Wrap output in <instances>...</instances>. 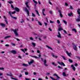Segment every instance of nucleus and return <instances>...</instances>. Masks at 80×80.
<instances>
[{
	"label": "nucleus",
	"instance_id": "nucleus-1",
	"mask_svg": "<svg viewBox=\"0 0 80 80\" xmlns=\"http://www.w3.org/2000/svg\"><path fill=\"white\" fill-rule=\"evenodd\" d=\"M18 29L17 28L15 29V30L12 29L11 30V31L14 32V34L16 37H18V35H18V33L17 32V31H18Z\"/></svg>",
	"mask_w": 80,
	"mask_h": 80
},
{
	"label": "nucleus",
	"instance_id": "nucleus-2",
	"mask_svg": "<svg viewBox=\"0 0 80 80\" xmlns=\"http://www.w3.org/2000/svg\"><path fill=\"white\" fill-rule=\"evenodd\" d=\"M9 14L10 15L11 17L12 18H14L15 20H17V18L16 17H13L12 16V13L10 12H9Z\"/></svg>",
	"mask_w": 80,
	"mask_h": 80
},
{
	"label": "nucleus",
	"instance_id": "nucleus-3",
	"mask_svg": "<svg viewBox=\"0 0 80 80\" xmlns=\"http://www.w3.org/2000/svg\"><path fill=\"white\" fill-rule=\"evenodd\" d=\"M58 63L59 65H63L64 67H65V64L62 62H58Z\"/></svg>",
	"mask_w": 80,
	"mask_h": 80
},
{
	"label": "nucleus",
	"instance_id": "nucleus-4",
	"mask_svg": "<svg viewBox=\"0 0 80 80\" xmlns=\"http://www.w3.org/2000/svg\"><path fill=\"white\" fill-rule=\"evenodd\" d=\"M77 12L78 14L79 15L78 16V18L80 19V9H78Z\"/></svg>",
	"mask_w": 80,
	"mask_h": 80
},
{
	"label": "nucleus",
	"instance_id": "nucleus-5",
	"mask_svg": "<svg viewBox=\"0 0 80 80\" xmlns=\"http://www.w3.org/2000/svg\"><path fill=\"white\" fill-rule=\"evenodd\" d=\"M24 10H25L26 12L27 13L28 16H29V11H28V10L27 8H24Z\"/></svg>",
	"mask_w": 80,
	"mask_h": 80
},
{
	"label": "nucleus",
	"instance_id": "nucleus-6",
	"mask_svg": "<svg viewBox=\"0 0 80 80\" xmlns=\"http://www.w3.org/2000/svg\"><path fill=\"white\" fill-rule=\"evenodd\" d=\"M73 47V48L74 50H75V51H77V46L76 45L74 44V45L72 46Z\"/></svg>",
	"mask_w": 80,
	"mask_h": 80
},
{
	"label": "nucleus",
	"instance_id": "nucleus-7",
	"mask_svg": "<svg viewBox=\"0 0 80 80\" xmlns=\"http://www.w3.org/2000/svg\"><path fill=\"white\" fill-rule=\"evenodd\" d=\"M53 76L56 77H57V79L58 80H59V79L60 78L58 76V75H57V74L56 73H54L53 74Z\"/></svg>",
	"mask_w": 80,
	"mask_h": 80
},
{
	"label": "nucleus",
	"instance_id": "nucleus-8",
	"mask_svg": "<svg viewBox=\"0 0 80 80\" xmlns=\"http://www.w3.org/2000/svg\"><path fill=\"white\" fill-rule=\"evenodd\" d=\"M58 12H59L60 14V16L61 17H63V15H62V12H61V11L58 10Z\"/></svg>",
	"mask_w": 80,
	"mask_h": 80
},
{
	"label": "nucleus",
	"instance_id": "nucleus-9",
	"mask_svg": "<svg viewBox=\"0 0 80 80\" xmlns=\"http://www.w3.org/2000/svg\"><path fill=\"white\" fill-rule=\"evenodd\" d=\"M43 62L44 63V64L45 66V67H47L48 66V64H46L47 63V60H44Z\"/></svg>",
	"mask_w": 80,
	"mask_h": 80
},
{
	"label": "nucleus",
	"instance_id": "nucleus-10",
	"mask_svg": "<svg viewBox=\"0 0 80 80\" xmlns=\"http://www.w3.org/2000/svg\"><path fill=\"white\" fill-rule=\"evenodd\" d=\"M58 35L57 36V37H58V38H62V36H61V34H60V32H58Z\"/></svg>",
	"mask_w": 80,
	"mask_h": 80
},
{
	"label": "nucleus",
	"instance_id": "nucleus-11",
	"mask_svg": "<svg viewBox=\"0 0 80 80\" xmlns=\"http://www.w3.org/2000/svg\"><path fill=\"white\" fill-rule=\"evenodd\" d=\"M51 55L52 57H54V58H58V56H55V55H54V54H53V53H51Z\"/></svg>",
	"mask_w": 80,
	"mask_h": 80
},
{
	"label": "nucleus",
	"instance_id": "nucleus-12",
	"mask_svg": "<svg viewBox=\"0 0 80 80\" xmlns=\"http://www.w3.org/2000/svg\"><path fill=\"white\" fill-rule=\"evenodd\" d=\"M14 9L16 12H20V9H19L18 8H14Z\"/></svg>",
	"mask_w": 80,
	"mask_h": 80
},
{
	"label": "nucleus",
	"instance_id": "nucleus-13",
	"mask_svg": "<svg viewBox=\"0 0 80 80\" xmlns=\"http://www.w3.org/2000/svg\"><path fill=\"white\" fill-rule=\"evenodd\" d=\"M11 53H13V54H16L17 53V52H16V51L15 50H12L11 51Z\"/></svg>",
	"mask_w": 80,
	"mask_h": 80
},
{
	"label": "nucleus",
	"instance_id": "nucleus-14",
	"mask_svg": "<svg viewBox=\"0 0 80 80\" xmlns=\"http://www.w3.org/2000/svg\"><path fill=\"white\" fill-rule=\"evenodd\" d=\"M66 53L68 55V56H69V57H71V56L70 55H71V52H70L69 53H68V51H66Z\"/></svg>",
	"mask_w": 80,
	"mask_h": 80
},
{
	"label": "nucleus",
	"instance_id": "nucleus-15",
	"mask_svg": "<svg viewBox=\"0 0 80 80\" xmlns=\"http://www.w3.org/2000/svg\"><path fill=\"white\" fill-rule=\"evenodd\" d=\"M71 67H72V69H73V70H74V71H75V67H74V66H73V65H72L71 66Z\"/></svg>",
	"mask_w": 80,
	"mask_h": 80
},
{
	"label": "nucleus",
	"instance_id": "nucleus-16",
	"mask_svg": "<svg viewBox=\"0 0 80 80\" xmlns=\"http://www.w3.org/2000/svg\"><path fill=\"white\" fill-rule=\"evenodd\" d=\"M11 37V36H7L5 37L4 38V39H7V38H10Z\"/></svg>",
	"mask_w": 80,
	"mask_h": 80
},
{
	"label": "nucleus",
	"instance_id": "nucleus-17",
	"mask_svg": "<svg viewBox=\"0 0 80 80\" xmlns=\"http://www.w3.org/2000/svg\"><path fill=\"white\" fill-rule=\"evenodd\" d=\"M45 9H43L42 10V14H43V15H44V16H45V14H44V12H45Z\"/></svg>",
	"mask_w": 80,
	"mask_h": 80
},
{
	"label": "nucleus",
	"instance_id": "nucleus-18",
	"mask_svg": "<svg viewBox=\"0 0 80 80\" xmlns=\"http://www.w3.org/2000/svg\"><path fill=\"white\" fill-rule=\"evenodd\" d=\"M46 47H47V48H49V49H50V50H53V49H52V48H51L50 47H49L48 46L46 45Z\"/></svg>",
	"mask_w": 80,
	"mask_h": 80
},
{
	"label": "nucleus",
	"instance_id": "nucleus-19",
	"mask_svg": "<svg viewBox=\"0 0 80 80\" xmlns=\"http://www.w3.org/2000/svg\"><path fill=\"white\" fill-rule=\"evenodd\" d=\"M22 65L23 66H24V67H28V65L27 64H26L25 63H23L22 64Z\"/></svg>",
	"mask_w": 80,
	"mask_h": 80
},
{
	"label": "nucleus",
	"instance_id": "nucleus-20",
	"mask_svg": "<svg viewBox=\"0 0 80 80\" xmlns=\"http://www.w3.org/2000/svg\"><path fill=\"white\" fill-rule=\"evenodd\" d=\"M35 11L37 13V15H38L39 16L40 14H39V13H38V11H37V10H35Z\"/></svg>",
	"mask_w": 80,
	"mask_h": 80
},
{
	"label": "nucleus",
	"instance_id": "nucleus-21",
	"mask_svg": "<svg viewBox=\"0 0 80 80\" xmlns=\"http://www.w3.org/2000/svg\"><path fill=\"white\" fill-rule=\"evenodd\" d=\"M35 11L37 13V15H38L39 16L40 14H39V13H38V11H37V10H35Z\"/></svg>",
	"mask_w": 80,
	"mask_h": 80
},
{
	"label": "nucleus",
	"instance_id": "nucleus-22",
	"mask_svg": "<svg viewBox=\"0 0 80 80\" xmlns=\"http://www.w3.org/2000/svg\"><path fill=\"white\" fill-rule=\"evenodd\" d=\"M61 57H62L63 59V60H67V59L65 58V57L63 56H61Z\"/></svg>",
	"mask_w": 80,
	"mask_h": 80
},
{
	"label": "nucleus",
	"instance_id": "nucleus-23",
	"mask_svg": "<svg viewBox=\"0 0 80 80\" xmlns=\"http://www.w3.org/2000/svg\"><path fill=\"white\" fill-rule=\"evenodd\" d=\"M62 74L63 77H67V75H66V74L65 73V72H63Z\"/></svg>",
	"mask_w": 80,
	"mask_h": 80
},
{
	"label": "nucleus",
	"instance_id": "nucleus-24",
	"mask_svg": "<svg viewBox=\"0 0 80 80\" xmlns=\"http://www.w3.org/2000/svg\"><path fill=\"white\" fill-rule=\"evenodd\" d=\"M6 75H7V76H10V77H12V73H10V74H7Z\"/></svg>",
	"mask_w": 80,
	"mask_h": 80
},
{
	"label": "nucleus",
	"instance_id": "nucleus-25",
	"mask_svg": "<svg viewBox=\"0 0 80 80\" xmlns=\"http://www.w3.org/2000/svg\"><path fill=\"white\" fill-rule=\"evenodd\" d=\"M34 61L33 60H32V61L30 62L29 63V65H31V63H33Z\"/></svg>",
	"mask_w": 80,
	"mask_h": 80
},
{
	"label": "nucleus",
	"instance_id": "nucleus-26",
	"mask_svg": "<svg viewBox=\"0 0 80 80\" xmlns=\"http://www.w3.org/2000/svg\"><path fill=\"white\" fill-rule=\"evenodd\" d=\"M30 57H33L34 58H39L35 56H30Z\"/></svg>",
	"mask_w": 80,
	"mask_h": 80
},
{
	"label": "nucleus",
	"instance_id": "nucleus-27",
	"mask_svg": "<svg viewBox=\"0 0 80 80\" xmlns=\"http://www.w3.org/2000/svg\"><path fill=\"white\" fill-rule=\"evenodd\" d=\"M1 25L2 27H5V24H3L2 23H1Z\"/></svg>",
	"mask_w": 80,
	"mask_h": 80
},
{
	"label": "nucleus",
	"instance_id": "nucleus-28",
	"mask_svg": "<svg viewBox=\"0 0 80 80\" xmlns=\"http://www.w3.org/2000/svg\"><path fill=\"white\" fill-rule=\"evenodd\" d=\"M72 31H74L75 33H77V30L75 28L72 29Z\"/></svg>",
	"mask_w": 80,
	"mask_h": 80
},
{
	"label": "nucleus",
	"instance_id": "nucleus-29",
	"mask_svg": "<svg viewBox=\"0 0 80 80\" xmlns=\"http://www.w3.org/2000/svg\"><path fill=\"white\" fill-rule=\"evenodd\" d=\"M68 61L69 62H70V63H73V61L71 60V59H69Z\"/></svg>",
	"mask_w": 80,
	"mask_h": 80
},
{
	"label": "nucleus",
	"instance_id": "nucleus-30",
	"mask_svg": "<svg viewBox=\"0 0 80 80\" xmlns=\"http://www.w3.org/2000/svg\"><path fill=\"white\" fill-rule=\"evenodd\" d=\"M58 30L59 31H61V30H63V29L61 27L59 28H58Z\"/></svg>",
	"mask_w": 80,
	"mask_h": 80
},
{
	"label": "nucleus",
	"instance_id": "nucleus-31",
	"mask_svg": "<svg viewBox=\"0 0 80 80\" xmlns=\"http://www.w3.org/2000/svg\"><path fill=\"white\" fill-rule=\"evenodd\" d=\"M32 45L33 46V47H35V46L36 45L35 44V43H34V42H32Z\"/></svg>",
	"mask_w": 80,
	"mask_h": 80
},
{
	"label": "nucleus",
	"instance_id": "nucleus-32",
	"mask_svg": "<svg viewBox=\"0 0 80 80\" xmlns=\"http://www.w3.org/2000/svg\"><path fill=\"white\" fill-rule=\"evenodd\" d=\"M63 22L65 24V25H67V22H66L65 20H63Z\"/></svg>",
	"mask_w": 80,
	"mask_h": 80
},
{
	"label": "nucleus",
	"instance_id": "nucleus-33",
	"mask_svg": "<svg viewBox=\"0 0 80 80\" xmlns=\"http://www.w3.org/2000/svg\"><path fill=\"white\" fill-rule=\"evenodd\" d=\"M38 24L39 25H40L41 26H42V23H41V22H40L39 21H38Z\"/></svg>",
	"mask_w": 80,
	"mask_h": 80
},
{
	"label": "nucleus",
	"instance_id": "nucleus-34",
	"mask_svg": "<svg viewBox=\"0 0 80 80\" xmlns=\"http://www.w3.org/2000/svg\"><path fill=\"white\" fill-rule=\"evenodd\" d=\"M15 38V39H16L17 41H18V42H20V40L19 39H18L16 38Z\"/></svg>",
	"mask_w": 80,
	"mask_h": 80
},
{
	"label": "nucleus",
	"instance_id": "nucleus-35",
	"mask_svg": "<svg viewBox=\"0 0 80 80\" xmlns=\"http://www.w3.org/2000/svg\"><path fill=\"white\" fill-rule=\"evenodd\" d=\"M50 78H51V79H52V80H57V79H55V78H53L52 77H51V76H50Z\"/></svg>",
	"mask_w": 80,
	"mask_h": 80
},
{
	"label": "nucleus",
	"instance_id": "nucleus-36",
	"mask_svg": "<svg viewBox=\"0 0 80 80\" xmlns=\"http://www.w3.org/2000/svg\"><path fill=\"white\" fill-rule=\"evenodd\" d=\"M52 64L53 65H54V66H57V65L56 64H55V62H52Z\"/></svg>",
	"mask_w": 80,
	"mask_h": 80
},
{
	"label": "nucleus",
	"instance_id": "nucleus-37",
	"mask_svg": "<svg viewBox=\"0 0 80 80\" xmlns=\"http://www.w3.org/2000/svg\"><path fill=\"white\" fill-rule=\"evenodd\" d=\"M58 68H60V69H63V68L60 67V66H58Z\"/></svg>",
	"mask_w": 80,
	"mask_h": 80
},
{
	"label": "nucleus",
	"instance_id": "nucleus-38",
	"mask_svg": "<svg viewBox=\"0 0 80 80\" xmlns=\"http://www.w3.org/2000/svg\"><path fill=\"white\" fill-rule=\"evenodd\" d=\"M8 3H9V4H12V3H13V2L12 1L8 2Z\"/></svg>",
	"mask_w": 80,
	"mask_h": 80
},
{
	"label": "nucleus",
	"instance_id": "nucleus-39",
	"mask_svg": "<svg viewBox=\"0 0 80 80\" xmlns=\"http://www.w3.org/2000/svg\"><path fill=\"white\" fill-rule=\"evenodd\" d=\"M33 1L34 3H36V4H37L38 3V2L36 1H35V0H33Z\"/></svg>",
	"mask_w": 80,
	"mask_h": 80
},
{
	"label": "nucleus",
	"instance_id": "nucleus-40",
	"mask_svg": "<svg viewBox=\"0 0 80 80\" xmlns=\"http://www.w3.org/2000/svg\"><path fill=\"white\" fill-rule=\"evenodd\" d=\"M23 22H24V20H23V19H22L21 20V21H20V23H22Z\"/></svg>",
	"mask_w": 80,
	"mask_h": 80
},
{
	"label": "nucleus",
	"instance_id": "nucleus-41",
	"mask_svg": "<svg viewBox=\"0 0 80 80\" xmlns=\"http://www.w3.org/2000/svg\"><path fill=\"white\" fill-rule=\"evenodd\" d=\"M32 17H35V14H34V13H32Z\"/></svg>",
	"mask_w": 80,
	"mask_h": 80
},
{
	"label": "nucleus",
	"instance_id": "nucleus-42",
	"mask_svg": "<svg viewBox=\"0 0 80 80\" xmlns=\"http://www.w3.org/2000/svg\"><path fill=\"white\" fill-rule=\"evenodd\" d=\"M28 2H26L25 3V5H26V7H27V6H28Z\"/></svg>",
	"mask_w": 80,
	"mask_h": 80
},
{
	"label": "nucleus",
	"instance_id": "nucleus-43",
	"mask_svg": "<svg viewBox=\"0 0 80 80\" xmlns=\"http://www.w3.org/2000/svg\"><path fill=\"white\" fill-rule=\"evenodd\" d=\"M76 21H77V22H80V19L79 18H78L77 19H76Z\"/></svg>",
	"mask_w": 80,
	"mask_h": 80
},
{
	"label": "nucleus",
	"instance_id": "nucleus-44",
	"mask_svg": "<svg viewBox=\"0 0 80 80\" xmlns=\"http://www.w3.org/2000/svg\"><path fill=\"white\" fill-rule=\"evenodd\" d=\"M57 23H58V24H59L60 23V21H59V20H57Z\"/></svg>",
	"mask_w": 80,
	"mask_h": 80
},
{
	"label": "nucleus",
	"instance_id": "nucleus-45",
	"mask_svg": "<svg viewBox=\"0 0 80 80\" xmlns=\"http://www.w3.org/2000/svg\"><path fill=\"white\" fill-rule=\"evenodd\" d=\"M25 75H28V72H25Z\"/></svg>",
	"mask_w": 80,
	"mask_h": 80
},
{
	"label": "nucleus",
	"instance_id": "nucleus-46",
	"mask_svg": "<svg viewBox=\"0 0 80 80\" xmlns=\"http://www.w3.org/2000/svg\"><path fill=\"white\" fill-rule=\"evenodd\" d=\"M11 7L12 8L14 9V7H13V5H12V4H11Z\"/></svg>",
	"mask_w": 80,
	"mask_h": 80
},
{
	"label": "nucleus",
	"instance_id": "nucleus-47",
	"mask_svg": "<svg viewBox=\"0 0 80 80\" xmlns=\"http://www.w3.org/2000/svg\"><path fill=\"white\" fill-rule=\"evenodd\" d=\"M76 58H78L79 59V60H80V57H78V56H76Z\"/></svg>",
	"mask_w": 80,
	"mask_h": 80
},
{
	"label": "nucleus",
	"instance_id": "nucleus-48",
	"mask_svg": "<svg viewBox=\"0 0 80 80\" xmlns=\"http://www.w3.org/2000/svg\"><path fill=\"white\" fill-rule=\"evenodd\" d=\"M49 4L50 5H52V3L51 2V1H50V0H49Z\"/></svg>",
	"mask_w": 80,
	"mask_h": 80
},
{
	"label": "nucleus",
	"instance_id": "nucleus-49",
	"mask_svg": "<svg viewBox=\"0 0 80 80\" xmlns=\"http://www.w3.org/2000/svg\"><path fill=\"white\" fill-rule=\"evenodd\" d=\"M0 70H4V68H0Z\"/></svg>",
	"mask_w": 80,
	"mask_h": 80
},
{
	"label": "nucleus",
	"instance_id": "nucleus-50",
	"mask_svg": "<svg viewBox=\"0 0 80 80\" xmlns=\"http://www.w3.org/2000/svg\"><path fill=\"white\" fill-rule=\"evenodd\" d=\"M72 13V12H71V13H69V14H68V16H69V17H71V15H72L71 14Z\"/></svg>",
	"mask_w": 80,
	"mask_h": 80
},
{
	"label": "nucleus",
	"instance_id": "nucleus-51",
	"mask_svg": "<svg viewBox=\"0 0 80 80\" xmlns=\"http://www.w3.org/2000/svg\"><path fill=\"white\" fill-rule=\"evenodd\" d=\"M69 7L70 9H73V7H72V6H70Z\"/></svg>",
	"mask_w": 80,
	"mask_h": 80
},
{
	"label": "nucleus",
	"instance_id": "nucleus-52",
	"mask_svg": "<svg viewBox=\"0 0 80 80\" xmlns=\"http://www.w3.org/2000/svg\"><path fill=\"white\" fill-rule=\"evenodd\" d=\"M16 12H15V11H14V12H12L11 13L12 14H14V13H16Z\"/></svg>",
	"mask_w": 80,
	"mask_h": 80
},
{
	"label": "nucleus",
	"instance_id": "nucleus-53",
	"mask_svg": "<svg viewBox=\"0 0 80 80\" xmlns=\"http://www.w3.org/2000/svg\"><path fill=\"white\" fill-rule=\"evenodd\" d=\"M4 21H5V22H6V24H8V22L7 21V20L6 19L4 20Z\"/></svg>",
	"mask_w": 80,
	"mask_h": 80
},
{
	"label": "nucleus",
	"instance_id": "nucleus-54",
	"mask_svg": "<svg viewBox=\"0 0 80 80\" xmlns=\"http://www.w3.org/2000/svg\"><path fill=\"white\" fill-rule=\"evenodd\" d=\"M27 7L28 8L29 10H30V7H29V6H27Z\"/></svg>",
	"mask_w": 80,
	"mask_h": 80
},
{
	"label": "nucleus",
	"instance_id": "nucleus-55",
	"mask_svg": "<svg viewBox=\"0 0 80 80\" xmlns=\"http://www.w3.org/2000/svg\"><path fill=\"white\" fill-rule=\"evenodd\" d=\"M50 13V14H52V13H53V12H52V11H51L49 12Z\"/></svg>",
	"mask_w": 80,
	"mask_h": 80
},
{
	"label": "nucleus",
	"instance_id": "nucleus-56",
	"mask_svg": "<svg viewBox=\"0 0 80 80\" xmlns=\"http://www.w3.org/2000/svg\"><path fill=\"white\" fill-rule=\"evenodd\" d=\"M37 52L38 53H40V51L39 50H38L37 51Z\"/></svg>",
	"mask_w": 80,
	"mask_h": 80
},
{
	"label": "nucleus",
	"instance_id": "nucleus-57",
	"mask_svg": "<svg viewBox=\"0 0 80 80\" xmlns=\"http://www.w3.org/2000/svg\"><path fill=\"white\" fill-rule=\"evenodd\" d=\"M44 23L45 26H47V25H48L47 23H46L45 22H44Z\"/></svg>",
	"mask_w": 80,
	"mask_h": 80
},
{
	"label": "nucleus",
	"instance_id": "nucleus-58",
	"mask_svg": "<svg viewBox=\"0 0 80 80\" xmlns=\"http://www.w3.org/2000/svg\"><path fill=\"white\" fill-rule=\"evenodd\" d=\"M30 39L31 40H33V38L32 37L30 38Z\"/></svg>",
	"mask_w": 80,
	"mask_h": 80
},
{
	"label": "nucleus",
	"instance_id": "nucleus-59",
	"mask_svg": "<svg viewBox=\"0 0 80 80\" xmlns=\"http://www.w3.org/2000/svg\"><path fill=\"white\" fill-rule=\"evenodd\" d=\"M50 22L51 23H53V22H52L51 20H50Z\"/></svg>",
	"mask_w": 80,
	"mask_h": 80
},
{
	"label": "nucleus",
	"instance_id": "nucleus-60",
	"mask_svg": "<svg viewBox=\"0 0 80 80\" xmlns=\"http://www.w3.org/2000/svg\"><path fill=\"white\" fill-rule=\"evenodd\" d=\"M12 45H13V46H15V45H16L15 44L13 43H12Z\"/></svg>",
	"mask_w": 80,
	"mask_h": 80
},
{
	"label": "nucleus",
	"instance_id": "nucleus-61",
	"mask_svg": "<svg viewBox=\"0 0 80 80\" xmlns=\"http://www.w3.org/2000/svg\"><path fill=\"white\" fill-rule=\"evenodd\" d=\"M63 31L65 33L67 34V32H66V31H65V30H63Z\"/></svg>",
	"mask_w": 80,
	"mask_h": 80
},
{
	"label": "nucleus",
	"instance_id": "nucleus-62",
	"mask_svg": "<svg viewBox=\"0 0 80 80\" xmlns=\"http://www.w3.org/2000/svg\"><path fill=\"white\" fill-rule=\"evenodd\" d=\"M5 46H6V47H9V45L6 44L5 45Z\"/></svg>",
	"mask_w": 80,
	"mask_h": 80
},
{
	"label": "nucleus",
	"instance_id": "nucleus-63",
	"mask_svg": "<svg viewBox=\"0 0 80 80\" xmlns=\"http://www.w3.org/2000/svg\"><path fill=\"white\" fill-rule=\"evenodd\" d=\"M25 79L26 80H30V79H29V78H25Z\"/></svg>",
	"mask_w": 80,
	"mask_h": 80
},
{
	"label": "nucleus",
	"instance_id": "nucleus-64",
	"mask_svg": "<svg viewBox=\"0 0 80 80\" xmlns=\"http://www.w3.org/2000/svg\"><path fill=\"white\" fill-rule=\"evenodd\" d=\"M38 80H42V79H41V78H39L38 79Z\"/></svg>",
	"mask_w": 80,
	"mask_h": 80
}]
</instances>
